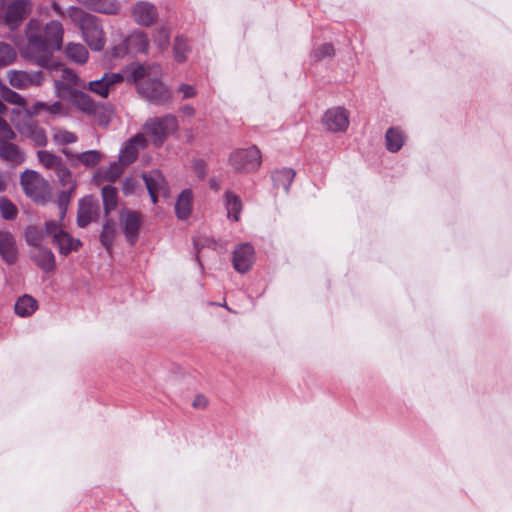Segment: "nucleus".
Returning a JSON list of instances; mask_svg holds the SVG:
<instances>
[{"label":"nucleus","instance_id":"obj_29","mask_svg":"<svg viewBox=\"0 0 512 512\" xmlns=\"http://www.w3.org/2000/svg\"><path fill=\"white\" fill-rule=\"evenodd\" d=\"M116 236V224L112 219L107 218L103 224L100 234L101 244L109 251L114 243Z\"/></svg>","mask_w":512,"mask_h":512},{"label":"nucleus","instance_id":"obj_11","mask_svg":"<svg viewBox=\"0 0 512 512\" xmlns=\"http://www.w3.org/2000/svg\"><path fill=\"white\" fill-rule=\"evenodd\" d=\"M9 83L16 89H25L30 86H40L43 83L44 75L41 71H18L8 72Z\"/></svg>","mask_w":512,"mask_h":512},{"label":"nucleus","instance_id":"obj_23","mask_svg":"<svg viewBox=\"0 0 512 512\" xmlns=\"http://www.w3.org/2000/svg\"><path fill=\"white\" fill-rule=\"evenodd\" d=\"M405 141V135L398 127H391L385 134L386 148L390 152H398Z\"/></svg>","mask_w":512,"mask_h":512},{"label":"nucleus","instance_id":"obj_44","mask_svg":"<svg viewBox=\"0 0 512 512\" xmlns=\"http://www.w3.org/2000/svg\"><path fill=\"white\" fill-rule=\"evenodd\" d=\"M92 115L101 126H108L111 121V111L104 106L99 105V111Z\"/></svg>","mask_w":512,"mask_h":512},{"label":"nucleus","instance_id":"obj_53","mask_svg":"<svg viewBox=\"0 0 512 512\" xmlns=\"http://www.w3.org/2000/svg\"><path fill=\"white\" fill-rule=\"evenodd\" d=\"M62 72H63V77H64L66 80H68V81H70V82H73V83H76V80H77L78 78H77V75H76L73 71H71V70H69V69H66V68H63V69H62Z\"/></svg>","mask_w":512,"mask_h":512},{"label":"nucleus","instance_id":"obj_16","mask_svg":"<svg viewBox=\"0 0 512 512\" xmlns=\"http://www.w3.org/2000/svg\"><path fill=\"white\" fill-rule=\"evenodd\" d=\"M132 14L135 22L144 27H150L158 18L156 6L143 1L134 5Z\"/></svg>","mask_w":512,"mask_h":512},{"label":"nucleus","instance_id":"obj_8","mask_svg":"<svg viewBox=\"0 0 512 512\" xmlns=\"http://www.w3.org/2000/svg\"><path fill=\"white\" fill-rule=\"evenodd\" d=\"M32 3L30 0H14L8 4L3 22L12 30L19 27L22 21L30 14Z\"/></svg>","mask_w":512,"mask_h":512},{"label":"nucleus","instance_id":"obj_45","mask_svg":"<svg viewBox=\"0 0 512 512\" xmlns=\"http://www.w3.org/2000/svg\"><path fill=\"white\" fill-rule=\"evenodd\" d=\"M63 231L64 230L60 227V225L56 221L49 220V221L45 222L44 233H45V235L52 237V242L55 240V235H58V234L62 233Z\"/></svg>","mask_w":512,"mask_h":512},{"label":"nucleus","instance_id":"obj_38","mask_svg":"<svg viewBox=\"0 0 512 512\" xmlns=\"http://www.w3.org/2000/svg\"><path fill=\"white\" fill-rule=\"evenodd\" d=\"M25 239L26 242L35 248H38L43 240V232L36 226H29L25 230Z\"/></svg>","mask_w":512,"mask_h":512},{"label":"nucleus","instance_id":"obj_48","mask_svg":"<svg viewBox=\"0 0 512 512\" xmlns=\"http://www.w3.org/2000/svg\"><path fill=\"white\" fill-rule=\"evenodd\" d=\"M192 169L200 180H203L207 173V164L203 159H196L192 163Z\"/></svg>","mask_w":512,"mask_h":512},{"label":"nucleus","instance_id":"obj_2","mask_svg":"<svg viewBox=\"0 0 512 512\" xmlns=\"http://www.w3.org/2000/svg\"><path fill=\"white\" fill-rule=\"evenodd\" d=\"M159 68L131 65L125 68L126 80L137 83V90L150 103L165 105L171 99L169 89L157 77Z\"/></svg>","mask_w":512,"mask_h":512},{"label":"nucleus","instance_id":"obj_49","mask_svg":"<svg viewBox=\"0 0 512 512\" xmlns=\"http://www.w3.org/2000/svg\"><path fill=\"white\" fill-rule=\"evenodd\" d=\"M178 91L182 93V99L192 98L196 95L195 87L188 84L180 85Z\"/></svg>","mask_w":512,"mask_h":512},{"label":"nucleus","instance_id":"obj_26","mask_svg":"<svg viewBox=\"0 0 512 512\" xmlns=\"http://www.w3.org/2000/svg\"><path fill=\"white\" fill-rule=\"evenodd\" d=\"M67 58L77 64H84L89 56L86 47L80 43H68L65 49Z\"/></svg>","mask_w":512,"mask_h":512},{"label":"nucleus","instance_id":"obj_55","mask_svg":"<svg viewBox=\"0 0 512 512\" xmlns=\"http://www.w3.org/2000/svg\"><path fill=\"white\" fill-rule=\"evenodd\" d=\"M52 8H53V10L55 11V13L57 15L64 16V12H63L62 8L60 7V5L57 2H53L52 3Z\"/></svg>","mask_w":512,"mask_h":512},{"label":"nucleus","instance_id":"obj_22","mask_svg":"<svg viewBox=\"0 0 512 512\" xmlns=\"http://www.w3.org/2000/svg\"><path fill=\"white\" fill-rule=\"evenodd\" d=\"M271 177L275 189L282 188L286 193H288L290 185L295 177V171L290 168H282L274 171Z\"/></svg>","mask_w":512,"mask_h":512},{"label":"nucleus","instance_id":"obj_42","mask_svg":"<svg viewBox=\"0 0 512 512\" xmlns=\"http://www.w3.org/2000/svg\"><path fill=\"white\" fill-rule=\"evenodd\" d=\"M54 140L61 145L72 144L77 141V136L73 132L59 130L54 134Z\"/></svg>","mask_w":512,"mask_h":512},{"label":"nucleus","instance_id":"obj_52","mask_svg":"<svg viewBox=\"0 0 512 512\" xmlns=\"http://www.w3.org/2000/svg\"><path fill=\"white\" fill-rule=\"evenodd\" d=\"M122 190L125 195L132 194L134 191V181L132 179H125L122 183Z\"/></svg>","mask_w":512,"mask_h":512},{"label":"nucleus","instance_id":"obj_36","mask_svg":"<svg viewBox=\"0 0 512 512\" xmlns=\"http://www.w3.org/2000/svg\"><path fill=\"white\" fill-rule=\"evenodd\" d=\"M102 154L96 150H89L77 155V159L84 166L92 168L101 161Z\"/></svg>","mask_w":512,"mask_h":512},{"label":"nucleus","instance_id":"obj_39","mask_svg":"<svg viewBox=\"0 0 512 512\" xmlns=\"http://www.w3.org/2000/svg\"><path fill=\"white\" fill-rule=\"evenodd\" d=\"M0 213L6 220H13L18 213L17 207L6 197L0 198Z\"/></svg>","mask_w":512,"mask_h":512},{"label":"nucleus","instance_id":"obj_31","mask_svg":"<svg viewBox=\"0 0 512 512\" xmlns=\"http://www.w3.org/2000/svg\"><path fill=\"white\" fill-rule=\"evenodd\" d=\"M37 157L39 162L45 168L52 169L54 171H56L59 167H61L64 164L63 160L59 156L46 150L38 151Z\"/></svg>","mask_w":512,"mask_h":512},{"label":"nucleus","instance_id":"obj_1","mask_svg":"<svg viewBox=\"0 0 512 512\" xmlns=\"http://www.w3.org/2000/svg\"><path fill=\"white\" fill-rule=\"evenodd\" d=\"M25 36L27 44L22 52L24 58L43 68L54 66L53 55L63 46L62 23L51 20L43 24L39 19L32 18L25 27Z\"/></svg>","mask_w":512,"mask_h":512},{"label":"nucleus","instance_id":"obj_32","mask_svg":"<svg viewBox=\"0 0 512 512\" xmlns=\"http://www.w3.org/2000/svg\"><path fill=\"white\" fill-rule=\"evenodd\" d=\"M25 134L35 143V145L40 147L46 146L47 135L42 127L36 124H28L25 127Z\"/></svg>","mask_w":512,"mask_h":512},{"label":"nucleus","instance_id":"obj_25","mask_svg":"<svg viewBox=\"0 0 512 512\" xmlns=\"http://www.w3.org/2000/svg\"><path fill=\"white\" fill-rule=\"evenodd\" d=\"M224 199L228 218L238 221L242 211L241 199L231 191L225 192Z\"/></svg>","mask_w":512,"mask_h":512},{"label":"nucleus","instance_id":"obj_40","mask_svg":"<svg viewBox=\"0 0 512 512\" xmlns=\"http://www.w3.org/2000/svg\"><path fill=\"white\" fill-rule=\"evenodd\" d=\"M123 166L120 161L113 162L104 172V178L108 181H116L123 173Z\"/></svg>","mask_w":512,"mask_h":512},{"label":"nucleus","instance_id":"obj_58","mask_svg":"<svg viewBox=\"0 0 512 512\" xmlns=\"http://www.w3.org/2000/svg\"><path fill=\"white\" fill-rule=\"evenodd\" d=\"M62 85H63V84H62V82H61V81H58V80H57V81H55V88H56V90H59V89H60V86H62Z\"/></svg>","mask_w":512,"mask_h":512},{"label":"nucleus","instance_id":"obj_56","mask_svg":"<svg viewBox=\"0 0 512 512\" xmlns=\"http://www.w3.org/2000/svg\"><path fill=\"white\" fill-rule=\"evenodd\" d=\"M210 187L214 190H218L219 189V184L214 180V179H211L210 180Z\"/></svg>","mask_w":512,"mask_h":512},{"label":"nucleus","instance_id":"obj_7","mask_svg":"<svg viewBox=\"0 0 512 512\" xmlns=\"http://www.w3.org/2000/svg\"><path fill=\"white\" fill-rule=\"evenodd\" d=\"M262 162L260 150L256 146L246 149H236L229 157L230 165L238 172H253L258 170Z\"/></svg>","mask_w":512,"mask_h":512},{"label":"nucleus","instance_id":"obj_51","mask_svg":"<svg viewBox=\"0 0 512 512\" xmlns=\"http://www.w3.org/2000/svg\"><path fill=\"white\" fill-rule=\"evenodd\" d=\"M207 399L203 395H197L192 403L194 408L203 409L207 406Z\"/></svg>","mask_w":512,"mask_h":512},{"label":"nucleus","instance_id":"obj_35","mask_svg":"<svg viewBox=\"0 0 512 512\" xmlns=\"http://www.w3.org/2000/svg\"><path fill=\"white\" fill-rule=\"evenodd\" d=\"M153 41L160 51L168 49L170 44V29L167 26L157 28L153 34Z\"/></svg>","mask_w":512,"mask_h":512},{"label":"nucleus","instance_id":"obj_54","mask_svg":"<svg viewBox=\"0 0 512 512\" xmlns=\"http://www.w3.org/2000/svg\"><path fill=\"white\" fill-rule=\"evenodd\" d=\"M181 113L184 116L192 117L195 115V109L191 105H184L180 108Z\"/></svg>","mask_w":512,"mask_h":512},{"label":"nucleus","instance_id":"obj_19","mask_svg":"<svg viewBox=\"0 0 512 512\" xmlns=\"http://www.w3.org/2000/svg\"><path fill=\"white\" fill-rule=\"evenodd\" d=\"M0 255L8 264H14L17 261V247L12 234L0 232Z\"/></svg>","mask_w":512,"mask_h":512},{"label":"nucleus","instance_id":"obj_24","mask_svg":"<svg viewBox=\"0 0 512 512\" xmlns=\"http://www.w3.org/2000/svg\"><path fill=\"white\" fill-rule=\"evenodd\" d=\"M73 103L81 111L89 115L96 114L99 111V105L89 95L81 91H76L73 94Z\"/></svg>","mask_w":512,"mask_h":512},{"label":"nucleus","instance_id":"obj_27","mask_svg":"<svg viewBox=\"0 0 512 512\" xmlns=\"http://www.w3.org/2000/svg\"><path fill=\"white\" fill-rule=\"evenodd\" d=\"M37 307V301L32 296L23 295L16 301L14 310L17 315L27 317L33 314Z\"/></svg>","mask_w":512,"mask_h":512},{"label":"nucleus","instance_id":"obj_46","mask_svg":"<svg viewBox=\"0 0 512 512\" xmlns=\"http://www.w3.org/2000/svg\"><path fill=\"white\" fill-rule=\"evenodd\" d=\"M3 98L7 102H10L13 104H18L20 106H24L26 103L25 99L20 94H18L17 92H15L11 89H7L6 91L3 92Z\"/></svg>","mask_w":512,"mask_h":512},{"label":"nucleus","instance_id":"obj_37","mask_svg":"<svg viewBox=\"0 0 512 512\" xmlns=\"http://www.w3.org/2000/svg\"><path fill=\"white\" fill-rule=\"evenodd\" d=\"M16 59L15 49L7 43L0 42V66L5 67L14 62Z\"/></svg>","mask_w":512,"mask_h":512},{"label":"nucleus","instance_id":"obj_6","mask_svg":"<svg viewBox=\"0 0 512 512\" xmlns=\"http://www.w3.org/2000/svg\"><path fill=\"white\" fill-rule=\"evenodd\" d=\"M25 194L35 202L44 203L49 197V183L36 171L25 170L20 177Z\"/></svg>","mask_w":512,"mask_h":512},{"label":"nucleus","instance_id":"obj_5","mask_svg":"<svg viewBox=\"0 0 512 512\" xmlns=\"http://www.w3.org/2000/svg\"><path fill=\"white\" fill-rule=\"evenodd\" d=\"M144 130L155 146H161L169 134L178 130V121L172 114L150 118L145 122Z\"/></svg>","mask_w":512,"mask_h":512},{"label":"nucleus","instance_id":"obj_43","mask_svg":"<svg viewBox=\"0 0 512 512\" xmlns=\"http://www.w3.org/2000/svg\"><path fill=\"white\" fill-rule=\"evenodd\" d=\"M75 191H70L69 189H64L59 193L58 196V206L60 209L61 217H63L66 213L67 207L70 203L71 196Z\"/></svg>","mask_w":512,"mask_h":512},{"label":"nucleus","instance_id":"obj_30","mask_svg":"<svg viewBox=\"0 0 512 512\" xmlns=\"http://www.w3.org/2000/svg\"><path fill=\"white\" fill-rule=\"evenodd\" d=\"M101 193H102L104 211H105V214L108 215L117 206V203H118L117 189L114 186L105 185L102 188Z\"/></svg>","mask_w":512,"mask_h":512},{"label":"nucleus","instance_id":"obj_9","mask_svg":"<svg viewBox=\"0 0 512 512\" xmlns=\"http://www.w3.org/2000/svg\"><path fill=\"white\" fill-rule=\"evenodd\" d=\"M149 196L153 204L158 202V197L162 196L168 198L170 196V189L168 183L159 170H152L143 175Z\"/></svg>","mask_w":512,"mask_h":512},{"label":"nucleus","instance_id":"obj_28","mask_svg":"<svg viewBox=\"0 0 512 512\" xmlns=\"http://www.w3.org/2000/svg\"><path fill=\"white\" fill-rule=\"evenodd\" d=\"M95 213V207L91 202L81 200L79 203V209L77 213V225L81 228L86 227L92 221V217Z\"/></svg>","mask_w":512,"mask_h":512},{"label":"nucleus","instance_id":"obj_41","mask_svg":"<svg viewBox=\"0 0 512 512\" xmlns=\"http://www.w3.org/2000/svg\"><path fill=\"white\" fill-rule=\"evenodd\" d=\"M36 107L40 110H45L49 112L52 115H62L65 114L64 108L61 102L56 101L52 104L45 103V102H39L36 104Z\"/></svg>","mask_w":512,"mask_h":512},{"label":"nucleus","instance_id":"obj_34","mask_svg":"<svg viewBox=\"0 0 512 512\" xmlns=\"http://www.w3.org/2000/svg\"><path fill=\"white\" fill-rule=\"evenodd\" d=\"M190 51L188 41L183 36H177L173 44V54L177 62H184L187 59V53Z\"/></svg>","mask_w":512,"mask_h":512},{"label":"nucleus","instance_id":"obj_21","mask_svg":"<svg viewBox=\"0 0 512 512\" xmlns=\"http://www.w3.org/2000/svg\"><path fill=\"white\" fill-rule=\"evenodd\" d=\"M193 193L191 189H184L178 196L175 204V213L178 219L186 220L192 212Z\"/></svg>","mask_w":512,"mask_h":512},{"label":"nucleus","instance_id":"obj_10","mask_svg":"<svg viewBox=\"0 0 512 512\" xmlns=\"http://www.w3.org/2000/svg\"><path fill=\"white\" fill-rule=\"evenodd\" d=\"M120 224L127 241L130 245H134L138 240L139 230L142 225L140 213L130 210L123 211L120 215Z\"/></svg>","mask_w":512,"mask_h":512},{"label":"nucleus","instance_id":"obj_14","mask_svg":"<svg viewBox=\"0 0 512 512\" xmlns=\"http://www.w3.org/2000/svg\"><path fill=\"white\" fill-rule=\"evenodd\" d=\"M124 79H126L125 69L122 73H105L101 79L90 81L87 84V88L93 93L106 98L112 86L122 82Z\"/></svg>","mask_w":512,"mask_h":512},{"label":"nucleus","instance_id":"obj_50","mask_svg":"<svg viewBox=\"0 0 512 512\" xmlns=\"http://www.w3.org/2000/svg\"><path fill=\"white\" fill-rule=\"evenodd\" d=\"M108 2L107 7L99 9L100 12L105 14H114L118 11L119 5L113 0H106Z\"/></svg>","mask_w":512,"mask_h":512},{"label":"nucleus","instance_id":"obj_17","mask_svg":"<svg viewBox=\"0 0 512 512\" xmlns=\"http://www.w3.org/2000/svg\"><path fill=\"white\" fill-rule=\"evenodd\" d=\"M124 47L129 54H147L149 49L147 34L140 30L132 32L124 40Z\"/></svg>","mask_w":512,"mask_h":512},{"label":"nucleus","instance_id":"obj_33","mask_svg":"<svg viewBox=\"0 0 512 512\" xmlns=\"http://www.w3.org/2000/svg\"><path fill=\"white\" fill-rule=\"evenodd\" d=\"M56 176L58 178L59 183L64 189H69L70 191H75L76 182L73 179L71 171L65 165V163L59 167L56 171Z\"/></svg>","mask_w":512,"mask_h":512},{"label":"nucleus","instance_id":"obj_12","mask_svg":"<svg viewBox=\"0 0 512 512\" xmlns=\"http://www.w3.org/2000/svg\"><path fill=\"white\" fill-rule=\"evenodd\" d=\"M147 146V140L142 133H138L127 142L120 150L119 161L122 165L132 164L138 157L140 149Z\"/></svg>","mask_w":512,"mask_h":512},{"label":"nucleus","instance_id":"obj_4","mask_svg":"<svg viewBox=\"0 0 512 512\" xmlns=\"http://www.w3.org/2000/svg\"><path fill=\"white\" fill-rule=\"evenodd\" d=\"M6 111L7 107L0 103V157L12 165H20L25 161V153L18 145L11 142L16 138V133L3 118Z\"/></svg>","mask_w":512,"mask_h":512},{"label":"nucleus","instance_id":"obj_15","mask_svg":"<svg viewBox=\"0 0 512 512\" xmlns=\"http://www.w3.org/2000/svg\"><path fill=\"white\" fill-rule=\"evenodd\" d=\"M325 127L332 132H344L349 125L348 112L341 107L329 109L323 118Z\"/></svg>","mask_w":512,"mask_h":512},{"label":"nucleus","instance_id":"obj_57","mask_svg":"<svg viewBox=\"0 0 512 512\" xmlns=\"http://www.w3.org/2000/svg\"><path fill=\"white\" fill-rule=\"evenodd\" d=\"M6 189V181L0 177V192L4 191Z\"/></svg>","mask_w":512,"mask_h":512},{"label":"nucleus","instance_id":"obj_20","mask_svg":"<svg viewBox=\"0 0 512 512\" xmlns=\"http://www.w3.org/2000/svg\"><path fill=\"white\" fill-rule=\"evenodd\" d=\"M53 244L58 248L59 253L64 256L69 255L71 252H77L82 246V242L79 239L72 237L66 231L55 235Z\"/></svg>","mask_w":512,"mask_h":512},{"label":"nucleus","instance_id":"obj_18","mask_svg":"<svg viewBox=\"0 0 512 512\" xmlns=\"http://www.w3.org/2000/svg\"><path fill=\"white\" fill-rule=\"evenodd\" d=\"M32 261L44 272L50 273L56 267L55 256L53 252L44 246L35 248L31 252Z\"/></svg>","mask_w":512,"mask_h":512},{"label":"nucleus","instance_id":"obj_47","mask_svg":"<svg viewBox=\"0 0 512 512\" xmlns=\"http://www.w3.org/2000/svg\"><path fill=\"white\" fill-rule=\"evenodd\" d=\"M333 53H334V48H333L332 44L325 43L314 50V57L317 60H320V59H323L324 57L332 56Z\"/></svg>","mask_w":512,"mask_h":512},{"label":"nucleus","instance_id":"obj_3","mask_svg":"<svg viewBox=\"0 0 512 512\" xmlns=\"http://www.w3.org/2000/svg\"><path fill=\"white\" fill-rule=\"evenodd\" d=\"M68 15L71 21L81 30L84 41L92 50L100 51L104 48L105 34L97 16L78 7H71Z\"/></svg>","mask_w":512,"mask_h":512},{"label":"nucleus","instance_id":"obj_13","mask_svg":"<svg viewBox=\"0 0 512 512\" xmlns=\"http://www.w3.org/2000/svg\"><path fill=\"white\" fill-rule=\"evenodd\" d=\"M255 260L254 247L249 243H243L236 247L233 252V267L239 273L249 271Z\"/></svg>","mask_w":512,"mask_h":512}]
</instances>
